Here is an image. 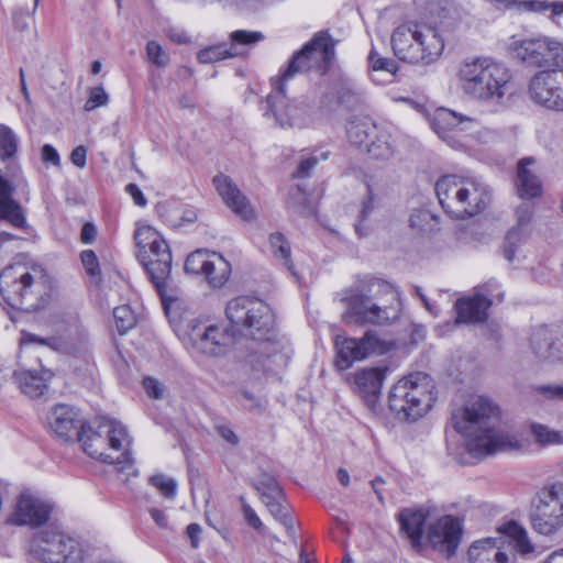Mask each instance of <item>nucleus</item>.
I'll return each instance as SVG.
<instances>
[{
	"mask_svg": "<svg viewBox=\"0 0 563 563\" xmlns=\"http://www.w3.org/2000/svg\"><path fill=\"white\" fill-rule=\"evenodd\" d=\"M498 407L487 397L472 396L465 405L453 411V428L465 437L466 448L474 456H486L521 448L518 435L497 423Z\"/></svg>",
	"mask_w": 563,
	"mask_h": 563,
	"instance_id": "f257e3e1",
	"label": "nucleus"
},
{
	"mask_svg": "<svg viewBox=\"0 0 563 563\" xmlns=\"http://www.w3.org/2000/svg\"><path fill=\"white\" fill-rule=\"evenodd\" d=\"M343 319L346 323L389 325L401 313L399 290L390 283L371 278L345 291Z\"/></svg>",
	"mask_w": 563,
	"mask_h": 563,
	"instance_id": "f03ea898",
	"label": "nucleus"
},
{
	"mask_svg": "<svg viewBox=\"0 0 563 563\" xmlns=\"http://www.w3.org/2000/svg\"><path fill=\"white\" fill-rule=\"evenodd\" d=\"M457 77L462 91L486 106L503 103L512 78L505 64L486 57L462 62Z\"/></svg>",
	"mask_w": 563,
	"mask_h": 563,
	"instance_id": "7ed1b4c3",
	"label": "nucleus"
},
{
	"mask_svg": "<svg viewBox=\"0 0 563 563\" xmlns=\"http://www.w3.org/2000/svg\"><path fill=\"white\" fill-rule=\"evenodd\" d=\"M435 194L443 210L455 219L472 218L490 202V189L471 176L444 175L435 183Z\"/></svg>",
	"mask_w": 563,
	"mask_h": 563,
	"instance_id": "20e7f679",
	"label": "nucleus"
},
{
	"mask_svg": "<svg viewBox=\"0 0 563 563\" xmlns=\"http://www.w3.org/2000/svg\"><path fill=\"white\" fill-rule=\"evenodd\" d=\"M82 450L92 459L109 464H129L131 438L126 428L118 420L98 417L92 424L85 426L78 434Z\"/></svg>",
	"mask_w": 563,
	"mask_h": 563,
	"instance_id": "39448f33",
	"label": "nucleus"
},
{
	"mask_svg": "<svg viewBox=\"0 0 563 563\" xmlns=\"http://www.w3.org/2000/svg\"><path fill=\"white\" fill-rule=\"evenodd\" d=\"M45 269L37 265L16 263L0 273V294L12 308H36L49 291Z\"/></svg>",
	"mask_w": 563,
	"mask_h": 563,
	"instance_id": "423d86ee",
	"label": "nucleus"
},
{
	"mask_svg": "<svg viewBox=\"0 0 563 563\" xmlns=\"http://www.w3.org/2000/svg\"><path fill=\"white\" fill-rule=\"evenodd\" d=\"M391 48L404 62L428 65L441 56L444 43L434 27L409 21L393 31Z\"/></svg>",
	"mask_w": 563,
	"mask_h": 563,
	"instance_id": "0eeeda50",
	"label": "nucleus"
},
{
	"mask_svg": "<svg viewBox=\"0 0 563 563\" xmlns=\"http://www.w3.org/2000/svg\"><path fill=\"white\" fill-rule=\"evenodd\" d=\"M437 399L432 377L422 372L399 379L388 395L389 409L399 418L416 421L423 417Z\"/></svg>",
	"mask_w": 563,
	"mask_h": 563,
	"instance_id": "6e6552de",
	"label": "nucleus"
},
{
	"mask_svg": "<svg viewBox=\"0 0 563 563\" xmlns=\"http://www.w3.org/2000/svg\"><path fill=\"white\" fill-rule=\"evenodd\" d=\"M137 257L163 301L172 271V252L167 242L152 227H139L134 234Z\"/></svg>",
	"mask_w": 563,
	"mask_h": 563,
	"instance_id": "1a4fd4ad",
	"label": "nucleus"
},
{
	"mask_svg": "<svg viewBox=\"0 0 563 563\" xmlns=\"http://www.w3.org/2000/svg\"><path fill=\"white\" fill-rule=\"evenodd\" d=\"M334 42L327 32H318L305 46L294 54L280 74L271 79L273 88L284 91V86L296 75L316 70L324 75L334 59Z\"/></svg>",
	"mask_w": 563,
	"mask_h": 563,
	"instance_id": "9d476101",
	"label": "nucleus"
},
{
	"mask_svg": "<svg viewBox=\"0 0 563 563\" xmlns=\"http://www.w3.org/2000/svg\"><path fill=\"white\" fill-rule=\"evenodd\" d=\"M225 314L233 325L253 340L263 339L274 330L275 319L272 309L255 297L239 296L231 299L227 303Z\"/></svg>",
	"mask_w": 563,
	"mask_h": 563,
	"instance_id": "9b49d317",
	"label": "nucleus"
},
{
	"mask_svg": "<svg viewBox=\"0 0 563 563\" xmlns=\"http://www.w3.org/2000/svg\"><path fill=\"white\" fill-rule=\"evenodd\" d=\"M515 56L529 67L540 70L563 67V41L548 35L517 38L509 43Z\"/></svg>",
	"mask_w": 563,
	"mask_h": 563,
	"instance_id": "f8f14e48",
	"label": "nucleus"
},
{
	"mask_svg": "<svg viewBox=\"0 0 563 563\" xmlns=\"http://www.w3.org/2000/svg\"><path fill=\"white\" fill-rule=\"evenodd\" d=\"M529 518L532 529L544 537L563 529V482L544 486L537 493Z\"/></svg>",
	"mask_w": 563,
	"mask_h": 563,
	"instance_id": "ddd939ff",
	"label": "nucleus"
},
{
	"mask_svg": "<svg viewBox=\"0 0 563 563\" xmlns=\"http://www.w3.org/2000/svg\"><path fill=\"white\" fill-rule=\"evenodd\" d=\"M32 554L43 563H82L85 558L80 542L57 528H46L37 533Z\"/></svg>",
	"mask_w": 563,
	"mask_h": 563,
	"instance_id": "4468645a",
	"label": "nucleus"
},
{
	"mask_svg": "<svg viewBox=\"0 0 563 563\" xmlns=\"http://www.w3.org/2000/svg\"><path fill=\"white\" fill-rule=\"evenodd\" d=\"M57 336L42 339L29 332H22L20 344L22 347L31 343L47 345L63 353H79L89 345V334L80 319L75 313H67L56 322Z\"/></svg>",
	"mask_w": 563,
	"mask_h": 563,
	"instance_id": "2eb2a0df",
	"label": "nucleus"
},
{
	"mask_svg": "<svg viewBox=\"0 0 563 563\" xmlns=\"http://www.w3.org/2000/svg\"><path fill=\"white\" fill-rule=\"evenodd\" d=\"M351 144L366 152L373 159L387 161L395 154V141L389 131L369 118H354L346 128Z\"/></svg>",
	"mask_w": 563,
	"mask_h": 563,
	"instance_id": "dca6fc26",
	"label": "nucleus"
},
{
	"mask_svg": "<svg viewBox=\"0 0 563 563\" xmlns=\"http://www.w3.org/2000/svg\"><path fill=\"white\" fill-rule=\"evenodd\" d=\"M334 345L335 366L340 371L349 369L355 362L363 361L371 355H382L389 351V344L373 330L366 331L361 339L336 335Z\"/></svg>",
	"mask_w": 563,
	"mask_h": 563,
	"instance_id": "f3484780",
	"label": "nucleus"
},
{
	"mask_svg": "<svg viewBox=\"0 0 563 563\" xmlns=\"http://www.w3.org/2000/svg\"><path fill=\"white\" fill-rule=\"evenodd\" d=\"M528 96L540 107L563 112V67L536 73L529 80Z\"/></svg>",
	"mask_w": 563,
	"mask_h": 563,
	"instance_id": "a211bd4d",
	"label": "nucleus"
},
{
	"mask_svg": "<svg viewBox=\"0 0 563 563\" xmlns=\"http://www.w3.org/2000/svg\"><path fill=\"white\" fill-rule=\"evenodd\" d=\"M187 344L197 353L220 356L227 353L232 338L221 328L205 322H192L187 332Z\"/></svg>",
	"mask_w": 563,
	"mask_h": 563,
	"instance_id": "6ab92c4d",
	"label": "nucleus"
},
{
	"mask_svg": "<svg viewBox=\"0 0 563 563\" xmlns=\"http://www.w3.org/2000/svg\"><path fill=\"white\" fill-rule=\"evenodd\" d=\"M230 45L217 44L198 52L197 58L202 64L217 63L227 58L242 57L247 52L245 46H252L265 38L260 31L238 30L229 35Z\"/></svg>",
	"mask_w": 563,
	"mask_h": 563,
	"instance_id": "aec40b11",
	"label": "nucleus"
},
{
	"mask_svg": "<svg viewBox=\"0 0 563 563\" xmlns=\"http://www.w3.org/2000/svg\"><path fill=\"white\" fill-rule=\"evenodd\" d=\"M278 96L269 95L267 97L268 109L276 120V123L282 128H302L311 122V110L301 101H289L285 96L286 85L284 91L274 88Z\"/></svg>",
	"mask_w": 563,
	"mask_h": 563,
	"instance_id": "412c9836",
	"label": "nucleus"
},
{
	"mask_svg": "<svg viewBox=\"0 0 563 563\" xmlns=\"http://www.w3.org/2000/svg\"><path fill=\"white\" fill-rule=\"evenodd\" d=\"M462 533L463 527L460 519L451 515H445L430 526L428 541L433 550L438 551L444 558L450 559L456 553Z\"/></svg>",
	"mask_w": 563,
	"mask_h": 563,
	"instance_id": "4be33fe9",
	"label": "nucleus"
},
{
	"mask_svg": "<svg viewBox=\"0 0 563 563\" xmlns=\"http://www.w3.org/2000/svg\"><path fill=\"white\" fill-rule=\"evenodd\" d=\"M430 124L439 137L450 145H453L452 141L456 133L464 131L477 132L481 128L476 118L446 108L437 109L430 119ZM478 133L481 132L478 131Z\"/></svg>",
	"mask_w": 563,
	"mask_h": 563,
	"instance_id": "5701e85b",
	"label": "nucleus"
},
{
	"mask_svg": "<svg viewBox=\"0 0 563 563\" xmlns=\"http://www.w3.org/2000/svg\"><path fill=\"white\" fill-rule=\"evenodd\" d=\"M53 510V504L30 493L21 494L10 521L18 526L38 527L45 523Z\"/></svg>",
	"mask_w": 563,
	"mask_h": 563,
	"instance_id": "b1692460",
	"label": "nucleus"
},
{
	"mask_svg": "<svg viewBox=\"0 0 563 563\" xmlns=\"http://www.w3.org/2000/svg\"><path fill=\"white\" fill-rule=\"evenodd\" d=\"M213 185L225 206L240 219L253 222L257 213L247 197L240 190L236 184L227 175L214 176Z\"/></svg>",
	"mask_w": 563,
	"mask_h": 563,
	"instance_id": "393cba45",
	"label": "nucleus"
},
{
	"mask_svg": "<svg viewBox=\"0 0 563 563\" xmlns=\"http://www.w3.org/2000/svg\"><path fill=\"white\" fill-rule=\"evenodd\" d=\"M249 349L253 353L250 362L254 366H263L266 371L284 367L288 362L285 344L275 339L273 331L263 339H254L253 345Z\"/></svg>",
	"mask_w": 563,
	"mask_h": 563,
	"instance_id": "a878e982",
	"label": "nucleus"
},
{
	"mask_svg": "<svg viewBox=\"0 0 563 563\" xmlns=\"http://www.w3.org/2000/svg\"><path fill=\"white\" fill-rule=\"evenodd\" d=\"M49 429L63 440H71L86 426L79 417V412L69 405L58 404L52 408L47 416Z\"/></svg>",
	"mask_w": 563,
	"mask_h": 563,
	"instance_id": "bb28decb",
	"label": "nucleus"
},
{
	"mask_svg": "<svg viewBox=\"0 0 563 563\" xmlns=\"http://www.w3.org/2000/svg\"><path fill=\"white\" fill-rule=\"evenodd\" d=\"M386 373L387 368L383 366L364 367L351 374L349 379L366 404L374 406L380 395Z\"/></svg>",
	"mask_w": 563,
	"mask_h": 563,
	"instance_id": "cd10ccee",
	"label": "nucleus"
},
{
	"mask_svg": "<svg viewBox=\"0 0 563 563\" xmlns=\"http://www.w3.org/2000/svg\"><path fill=\"white\" fill-rule=\"evenodd\" d=\"M52 377L53 373L44 368L40 371L20 369L14 372V380L20 390L30 398L43 396L48 388V382Z\"/></svg>",
	"mask_w": 563,
	"mask_h": 563,
	"instance_id": "c85d7f7f",
	"label": "nucleus"
},
{
	"mask_svg": "<svg viewBox=\"0 0 563 563\" xmlns=\"http://www.w3.org/2000/svg\"><path fill=\"white\" fill-rule=\"evenodd\" d=\"M492 301L483 295L461 298L455 302L457 323H479L487 318V309Z\"/></svg>",
	"mask_w": 563,
	"mask_h": 563,
	"instance_id": "c756f323",
	"label": "nucleus"
},
{
	"mask_svg": "<svg viewBox=\"0 0 563 563\" xmlns=\"http://www.w3.org/2000/svg\"><path fill=\"white\" fill-rule=\"evenodd\" d=\"M534 163L536 161L530 157L518 162L516 188L518 196L522 199L537 198L542 194V184L531 168Z\"/></svg>",
	"mask_w": 563,
	"mask_h": 563,
	"instance_id": "7c9ffc66",
	"label": "nucleus"
},
{
	"mask_svg": "<svg viewBox=\"0 0 563 563\" xmlns=\"http://www.w3.org/2000/svg\"><path fill=\"white\" fill-rule=\"evenodd\" d=\"M471 563H507L508 555L497 545V539L486 538L474 541L467 551Z\"/></svg>",
	"mask_w": 563,
	"mask_h": 563,
	"instance_id": "2f4dec72",
	"label": "nucleus"
},
{
	"mask_svg": "<svg viewBox=\"0 0 563 563\" xmlns=\"http://www.w3.org/2000/svg\"><path fill=\"white\" fill-rule=\"evenodd\" d=\"M429 511L424 507L405 508L398 515L401 531L410 539L413 545L418 544L423 534V527Z\"/></svg>",
	"mask_w": 563,
	"mask_h": 563,
	"instance_id": "473e14b6",
	"label": "nucleus"
},
{
	"mask_svg": "<svg viewBox=\"0 0 563 563\" xmlns=\"http://www.w3.org/2000/svg\"><path fill=\"white\" fill-rule=\"evenodd\" d=\"M498 531L504 534L516 552L527 556L536 552V547L531 542L528 531L523 526L516 521H509L499 527Z\"/></svg>",
	"mask_w": 563,
	"mask_h": 563,
	"instance_id": "72a5a7b5",
	"label": "nucleus"
},
{
	"mask_svg": "<svg viewBox=\"0 0 563 563\" xmlns=\"http://www.w3.org/2000/svg\"><path fill=\"white\" fill-rule=\"evenodd\" d=\"M231 271V264L222 255L213 253L205 276L210 286L220 288L229 280Z\"/></svg>",
	"mask_w": 563,
	"mask_h": 563,
	"instance_id": "f704fd0d",
	"label": "nucleus"
},
{
	"mask_svg": "<svg viewBox=\"0 0 563 563\" xmlns=\"http://www.w3.org/2000/svg\"><path fill=\"white\" fill-rule=\"evenodd\" d=\"M268 243L269 251L274 258L279 261L291 272L294 276H296L291 262V247L287 238L280 232H275L269 235Z\"/></svg>",
	"mask_w": 563,
	"mask_h": 563,
	"instance_id": "c9c22d12",
	"label": "nucleus"
},
{
	"mask_svg": "<svg viewBox=\"0 0 563 563\" xmlns=\"http://www.w3.org/2000/svg\"><path fill=\"white\" fill-rule=\"evenodd\" d=\"M267 507L269 514L285 528L290 537L295 536L292 519L289 515L287 506L283 504L284 495L279 498H271L262 500Z\"/></svg>",
	"mask_w": 563,
	"mask_h": 563,
	"instance_id": "e433bc0d",
	"label": "nucleus"
},
{
	"mask_svg": "<svg viewBox=\"0 0 563 563\" xmlns=\"http://www.w3.org/2000/svg\"><path fill=\"white\" fill-rule=\"evenodd\" d=\"M552 332L545 328L540 327L533 331L530 339V345L536 354L542 361L549 360V352L551 350Z\"/></svg>",
	"mask_w": 563,
	"mask_h": 563,
	"instance_id": "4c0bfd02",
	"label": "nucleus"
},
{
	"mask_svg": "<svg viewBox=\"0 0 563 563\" xmlns=\"http://www.w3.org/2000/svg\"><path fill=\"white\" fill-rule=\"evenodd\" d=\"M19 147L16 134L7 125L0 124V159L5 162L12 158Z\"/></svg>",
	"mask_w": 563,
	"mask_h": 563,
	"instance_id": "58836bf2",
	"label": "nucleus"
},
{
	"mask_svg": "<svg viewBox=\"0 0 563 563\" xmlns=\"http://www.w3.org/2000/svg\"><path fill=\"white\" fill-rule=\"evenodd\" d=\"M380 197V186L372 178L366 181V194L362 201L361 220H365L369 213L378 206Z\"/></svg>",
	"mask_w": 563,
	"mask_h": 563,
	"instance_id": "ea45409f",
	"label": "nucleus"
},
{
	"mask_svg": "<svg viewBox=\"0 0 563 563\" xmlns=\"http://www.w3.org/2000/svg\"><path fill=\"white\" fill-rule=\"evenodd\" d=\"M531 432L536 441L542 445H555L563 443V433L549 428L548 426L533 423Z\"/></svg>",
	"mask_w": 563,
	"mask_h": 563,
	"instance_id": "a19ab883",
	"label": "nucleus"
},
{
	"mask_svg": "<svg viewBox=\"0 0 563 563\" xmlns=\"http://www.w3.org/2000/svg\"><path fill=\"white\" fill-rule=\"evenodd\" d=\"M113 317L120 334H125L136 324L135 313L126 305L114 308Z\"/></svg>",
	"mask_w": 563,
	"mask_h": 563,
	"instance_id": "79ce46f5",
	"label": "nucleus"
},
{
	"mask_svg": "<svg viewBox=\"0 0 563 563\" xmlns=\"http://www.w3.org/2000/svg\"><path fill=\"white\" fill-rule=\"evenodd\" d=\"M210 262L211 255L205 251L197 250L187 256L185 262V269L188 273L205 275V272L208 269Z\"/></svg>",
	"mask_w": 563,
	"mask_h": 563,
	"instance_id": "37998d69",
	"label": "nucleus"
},
{
	"mask_svg": "<svg viewBox=\"0 0 563 563\" xmlns=\"http://www.w3.org/2000/svg\"><path fill=\"white\" fill-rule=\"evenodd\" d=\"M256 489L260 492L262 500L283 496L282 488L277 481L268 475L263 476L258 481Z\"/></svg>",
	"mask_w": 563,
	"mask_h": 563,
	"instance_id": "c03bdc74",
	"label": "nucleus"
},
{
	"mask_svg": "<svg viewBox=\"0 0 563 563\" xmlns=\"http://www.w3.org/2000/svg\"><path fill=\"white\" fill-rule=\"evenodd\" d=\"M159 216L170 227H181V206L177 203H166L159 207Z\"/></svg>",
	"mask_w": 563,
	"mask_h": 563,
	"instance_id": "a18cd8bd",
	"label": "nucleus"
},
{
	"mask_svg": "<svg viewBox=\"0 0 563 563\" xmlns=\"http://www.w3.org/2000/svg\"><path fill=\"white\" fill-rule=\"evenodd\" d=\"M372 69L375 71L383 70L394 76L397 73V63L391 58L379 56L376 52L372 51L368 56Z\"/></svg>",
	"mask_w": 563,
	"mask_h": 563,
	"instance_id": "49530a36",
	"label": "nucleus"
},
{
	"mask_svg": "<svg viewBox=\"0 0 563 563\" xmlns=\"http://www.w3.org/2000/svg\"><path fill=\"white\" fill-rule=\"evenodd\" d=\"M150 483L156 487L166 498H173L176 493V482L165 475H153Z\"/></svg>",
	"mask_w": 563,
	"mask_h": 563,
	"instance_id": "de8ad7c7",
	"label": "nucleus"
},
{
	"mask_svg": "<svg viewBox=\"0 0 563 563\" xmlns=\"http://www.w3.org/2000/svg\"><path fill=\"white\" fill-rule=\"evenodd\" d=\"M146 54L150 60L158 67H165L168 64V55L155 41H150L146 44Z\"/></svg>",
	"mask_w": 563,
	"mask_h": 563,
	"instance_id": "09e8293b",
	"label": "nucleus"
},
{
	"mask_svg": "<svg viewBox=\"0 0 563 563\" xmlns=\"http://www.w3.org/2000/svg\"><path fill=\"white\" fill-rule=\"evenodd\" d=\"M109 97L102 87H93L90 89L89 98L85 103V110L91 111L98 107L106 106Z\"/></svg>",
	"mask_w": 563,
	"mask_h": 563,
	"instance_id": "8fccbe9b",
	"label": "nucleus"
},
{
	"mask_svg": "<svg viewBox=\"0 0 563 563\" xmlns=\"http://www.w3.org/2000/svg\"><path fill=\"white\" fill-rule=\"evenodd\" d=\"M81 263L86 272L95 277L100 275L99 261L96 253L92 250H85L80 254Z\"/></svg>",
	"mask_w": 563,
	"mask_h": 563,
	"instance_id": "3c124183",
	"label": "nucleus"
},
{
	"mask_svg": "<svg viewBox=\"0 0 563 563\" xmlns=\"http://www.w3.org/2000/svg\"><path fill=\"white\" fill-rule=\"evenodd\" d=\"M242 503V511L244 515V519L249 526L253 529L264 533V525L254 509L245 501L244 497L240 498Z\"/></svg>",
	"mask_w": 563,
	"mask_h": 563,
	"instance_id": "603ef678",
	"label": "nucleus"
},
{
	"mask_svg": "<svg viewBox=\"0 0 563 563\" xmlns=\"http://www.w3.org/2000/svg\"><path fill=\"white\" fill-rule=\"evenodd\" d=\"M143 387L146 394L154 399H161L165 395V386L153 377H145L143 379Z\"/></svg>",
	"mask_w": 563,
	"mask_h": 563,
	"instance_id": "864d4df0",
	"label": "nucleus"
},
{
	"mask_svg": "<svg viewBox=\"0 0 563 563\" xmlns=\"http://www.w3.org/2000/svg\"><path fill=\"white\" fill-rule=\"evenodd\" d=\"M432 220V214L428 210H416L409 218L410 227L418 229L419 231L424 230V225Z\"/></svg>",
	"mask_w": 563,
	"mask_h": 563,
	"instance_id": "5fc2aeb1",
	"label": "nucleus"
},
{
	"mask_svg": "<svg viewBox=\"0 0 563 563\" xmlns=\"http://www.w3.org/2000/svg\"><path fill=\"white\" fill-rule=\"evenodd\" d=\"M536 390L549 399L563 400V384L562 385H539Z\"/></svg>",
	"mask_w": 563,
	"mask_h": 563,
	"instance_id": "6e6d98bb",
	"label": "nucleus"
},
{
	"mask_svg": "<svg viewBox=\"0 0 563 563\" xmlns=\"http://www.w3.org/2000/svg\"><path fill=\"white\" fill-rule=\"evenodd\" d=\"M548 361L563 362V335L556 339L552 335Z\"/></svg>",
	"mask_w": 563,
	"mask_h": 563,
	"instance_id": "4d7b16f0",
	"label": "nucleus"
},
{
	"mask_svg": "<svg viewBox=\"0 0 563 563\" xmlns=\"http://www.w3.org/2000/svg\"><path fill=\"white\" fill-rule=\"evenodd\" d=\"M42 159L44 163H51L54 166L60 165V157L56 148L49 144H45L42 147Z\"/></svg>",
	"mask_w": 563,
	"mask_h": 563,
	"instance_id": "13d9d810",
	"label": "nucleus"
},
{
	"mask_svg": "<svg viewBox=\"0 0 563 563\" xmlns=\"http://www.w3.org/2000/svg\"><path fill=\"white\" fill-rule=\"evenodd\" d=\"M70 161L74 165L79 168H84L87 163V150L85 146L79 145L75 147L70 153Z\"/></svg>",
	"mask_w": 563,
	"mask_h": 563,
	"instance_id": "bf43d9fd",
	"label": "nucleus"
},
{
	"mask_svg": "<svg viewBox=\"0 0 563 563\" xmlns=\"http://www.w3.org/2000/svg\"><path fill=\"white\" fill-rule=\"evenodd\" d=\"M516 214H517L518 225L525 227L532 219V208L528 203H522L518 207Z\"/></svg>",
	"mask_w": 563,
	"mask_h": 563,
	"instance_id": "052dcab7",
	"label": "nucleus"
},
{
	"mask_svg": "<svg viewBox=\"0 0 563 563\" xmlns=\"http://www.w3.org/2000/svg\"><path fill=\"white\" fill-rule=\"evenodd\" d=\"M125 191L132 197L135 205L140 207H145L147 203L146 198L144 197L143 192L135 184H129L125 187Z\"/></svg>",
	"mask_w": 563,
	"mask_h": 563,
	"instance_id": "680f3d73",
	"label": "nucleus"
},
{
	"mask_svg": "<svg viewBox=\"0 0 563 563\" xmlns=\"http://www.w3.org/2000/svg\"><path fill=\"white\" fill-rule=\"evenodd\" d=\"M318 159L316 157H309L307 159H303L300 162L296 173L294 174L295 177H307L310 174V170L317 165Z\"/></svg>",
	"mask_w": 563,
	"mask_h": 563,
	"instance_id": "e2e57ef3",
	"label": "nucleus"
},
{
	"mask_svg": "<svg viewBox=\"0 0 563 563\" xmlns=\"http://www.w3.org/2000/svg\"><path fill=\"white\" fill-rule=\"evenodd\" d=\"M218 434L228 443L232 445H236L239 443V437L235 434V432L225 424H220L217 427Z\"/></svg>",
	"mask_w": 563,
	"mask_h": 563,
	"instance_id": "0e129e2a",
	"label": "nucleus"
},
{
	"mask_svg": "<svg viewBox=\"0 0 563 563\" xmlns=\"http://www.w3.org/2000/svg\"><path fill=\"white\" fill-rule=\"evenodd\" d=\"M201 531L202 528L198 523H190L186 529V533L190 539V543L194 549H197L199 547V537L201 534Z\"/></svg>",
	"mask_w": 563,
	"mask_h": 563,
	"instance_id": "69168bd1",
	"label": "nucleus"
},
{
	"mask_svg": "<svg viewBox=\"0 0 563 563\" xmlns=\"http://www.w3.org/2000/svg\"><path fill=\"white\" fill-rule=\"evenodd\" d=\"M97 229L92 223H85L81 229L80 240L82 243L90 244L96 240Z\"/></svg>",
	"mask_w": 563,
	"mask_h": 563,
	"instance_id": "338daca9",
	"label": "nucleus"
},
{
	"mask_svg": "<svg viewBox=\"0 0 563 563\" xmlns=\"http://www.w3.org/2000/svg\"><path fill=\"white\" fill-rule=\"evenodd\" d=\"M550 11V20L554 23H559V20L563 18V0L551 1Z\"/></svg>",
	"mask_w": 563,
	"mask_h": 563,
	"instance_id": "774afa93",
	"label": "nucleus"
}]
</instances>
